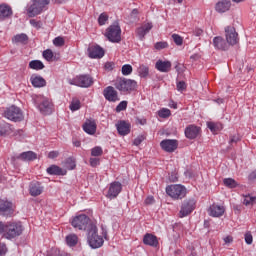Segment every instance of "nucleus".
<instances>
[{
	"label": "nucleus",
	"instance_id": "31",
	"mask_svg": "<svg viewBox=\"0 0 256 256\" xmlns=\"http://www.w3.org/2000/svg\"><path fill=\"white\" fill-rule=\"evenodd\" d=\"M17 159H21V161H35V159H37V154L33 151L23 152L17 156Z\"/></svg>",
	"mask_w": 256,
	"mask_h": 256
},
{
	"label": "nucleus",
	"instance_id": "42",
	"mask_svg": "<svg viewBox=\"0 0 256 256\" xmlns=\"http://www.w3.org/2000/svg\"><path fill=\"white\" fill-rule=\"evenodd\" d=\"M81 109V101L77 99H73L70 104V110L72 111H79Z\"/></svg>",
	"mask_w": 256,
	"mask_h": 256
},
{
	"label": "nucleus",
	"instance_id": "64",
	"mask_svg": "<svg viewBox=\"0 0 256 256\" xmlns=\"http://www.w3.org/2000/svg\"><path fill=\"white\" fill-rule=\"evenodd\" d=\"M2 233H5V224L2 221H0V235H2Z\"/></svg>",
	"mask_w": 256,
	"mask_h": 256
},
{
	"label": "nucleus",
	"instance_id": "22",
	"mask_svg": "<svg viewBox=\"0 0 256 256\" xmlns=\"http://www.w3.org/2000/svg\"><path fill=\"white\" fill-rule=\"evenodd\" d=\"M171 61L166 60H158L155 64V69H157V71H160V73H169L171 71Z\"/></svg>",
	"mask_w": 256,
	"mask_h": 256
},
{
	"label": "nucleus",
	"instance_id": "2",
	"mask_svg": "<svg viewBox=\"0 0 256 256\" xmlns=\"http://www.w3.org/2000/svg\"><path fill=\"white\" fill-rule=\"evenodd\" d=\"M23 224L21 222H7L4 227V239H15L23 235Z\"/></svg>",
	"mask_w": 256,
	"mask_h": 256
},
{
	"label": "nucleus",
	"instance_id": "13",
	"mask_svg": "<svg viewBox=\"0 0 256 256\" xmlns=\"http://www.w3.org/2000/svg\"><path fill=\"white\" fill-rule=\"evenodd\" d=\"M88 56L90 59H102V57H105V50H103L99 45L89 46Z\"/></svg>",
	"mask_w": 256,
	"mask_h": 256
},
{
	"label": "nucleus",
	"instance_id": "39",
	"mask_svg": "<svg viewBox=\"0 0 256 256\" xmlns=\"http://www.w3.org/2000/svg\"><path fill=\"white\" fill-rule=\"evenodd\" d=\"M158 116L161 117V119H167V117H171V110L168 108H162L158 111Z\"/></svg>",
	"mask_w": 256,
	"mask_h": 256
},
{
	"label": "nucleus",
	"instance_id": "33",
	"mask_svg": "<svg viewBox=\"0 0 256 256\" xmlns=\"http://www.w3.org/2000/svg\"><path fill=\"white\" fill-rule=\"evenodd\" d=\"M27 41H29V37L27 36V34H18L15 35L12 38V43H21L22 45H25V43H27Z\"/></svg>",
	"mask_w": 256,
	"mask_h": 256
},
{
	"label": "nucleus",
	"instance_id": "44",
	"mask_svg": "<svg viewBox=\"0 0 256 256\" xmlns=\"http://www.w3.org/2000/svg\"><path fill=\"white\" fill-rule=\"evenodd\" d=\"M53 45H55V47H63V45H65V38L58 36L53 40Z\"/></svg>",
	"mask_w": 256,
	"mask_h": 256
},
{
	"label": "nucleus",
	"instance_id": "54",
	"mask_svg": "<svg viewBox=\"0 0 256 256\" xmlns=\"http://www.w3.org/2000/svg\"><path fill=\"white\" fill-rule=\"evenodd\" d=\"M187 89V84L184 81H180L177 83V90L178 91H185Z\"/></svg>",
	"mask_w": 256,
	"mask_h": 256
},
{
	"label": "nucleus",
	"instance_id": "60",
	"mask_svg": "<svg viewBox=\"0 0 256 256\" xmlns=\"http://www.w3.org/2000/svg\"><path fill=\"white\" fill-rule=\"evenodd\" d=\"M238 141H239V136L237 135L230 136L229 143H237Z\"/></svg>",
	"mask_w": 256,
	"mask_h": 256
},
{
	"label": "nucleus",
	"instance_id": "49",
	"mask_svg": "<svg viewBox=\"0 0 256 256\" xmlns=\"http://www.w3.org/2000/svg\"><path fill=\"white\" fill-rule=\"evenodd\" d=\"M172 39L176 45H183V38L179 34H173Z\"/></svg>",
	"mask_w": 256,
	"mask_h": 256
},
{
	"label": "nucleus",
	"instance_id": "41",
	"mask_svg": "<svg viewBox=\"0 0 256 256\" xmlns=\"http://www.w3.org/2000/svg\"><path fill=\"white\" fill-rule=\"evenodd\" d=\"M130 23H135L139 21V10L133 9L129 16Z\"/></svg>",
	"mask_w": 256,
	"mask_h": 256
},
{
	"label": "nucleus",
	"instance_id": "28",
	"mask_svg": "<svg viewBox=\"0 0 256 256\" xmlns=\"http://www.w3.org/2000/svg\"><path fill=\"white\" fill-rule=\"evenodd\" d=\"M144 245H149V247H157L159 245V240L157 239V236L153 234H146L143 238Z\"/></svg>",
	"mask_w": 256,
	"mask_h": 256
},
{
	"label": "nucleus",
	"instance_id": "53",
	"mask_svg": "<svg viewBox=\"0 0 256 256\" xmlns=\"http://www.w3.org/2000/svg\"><path fill=\"white\" fill-rule=\"evenodd\" d=\"M245 243H247V245H251L253 243V235H251L250 232L245 234Z\"/></svg>",
	"mask_w": 256,
	"mask_h": 256
},
{
	"label": "nucleus",
	"instance_id": "40",
	"mask_svg": "<svg viewBox=\"0 0 256 256\" xmlns=\"http://www.w3.org/2000/svg\"><path fill=\"white\" fill-rule=\"evenodd\" d=\"M133 73V66L131 64H125L122 66V75L128 76Z\"/></svg>",
	"mask_w": 256,
	"mask_h": 256
},
{
	"label": "nucleus",
	"instance_id": "26",
	"mask_svg": "<svg viewBox=\"0 0 256 256\" xmlns=\"http://www.w3.org/2000/svg\"><path fill=\"white\" fill-rule=\"evenodd\" d=\"M13 15V9L7 4H0V21H5Z\"/></svg>",
	"mask_w": 256,
	"mask_h": 256
},
{
	"label": "nucleus",
	"instance_id": "43",
	"mask_svg": "<svg viewBox=\"0 0 256 256\" xmlns=\"http://www.w3.org/2000/svg\"><path fill=\"white\" fill-rule=\"evenodd\" d=\"M92 157H101L103 155V148L96 146L91 150Z\"/></svg>",
	"mask_w": 256,
	"mask_h": 256
},
{
	"label": "nucleus",
	"instance_id": "6",
	"mask_svg": "<svg viewBox=\"0 0 256 256\" xmlns=\"http://www.w3.org/2000/svg\"><path fill=\"white\" fill-rule=\"evenodd\" d=\"M89 225H93V223H91V219H89L85 214L76 216L72 220V227H74V229H78L79 231H85L86 229L88 230Z\"/></svg>",
	"mask_w": 256,
	"mask_h": 256
},
{
	"label": "nucleus",
	"instance_id": "46",
	"mask_svg": "<svg viewBox=\"0 0 256 256\" xmlns=\"http://www.w3.org/2000/svg\"><path fill=\"white\" fill-rule=\"evenodd\" d=\"M10 130H11V128L9 127V124H0V135L1 136L7 135V133H9Z\"/></svg>",
	"mask_w": 256,
	"mask_h": 256
},
{
	"label": "nucleus",
	"instance_id": "35",
	"mask_svg": "<svg viewBox=\"0 0 256 256\" xmlns=\"http://www.w3.org/2000/svg\"><path fill=\"white\" fill-rule=\"evenodd\" d=\"M30 69H34L35 71H41V69H45V65L40 60H32L29 63Z\"/></svg>",
	"mask_w": 256,
	"mask_h": 256
},
{
	"label": "nucleus",
	"instance_id": "11",
	"mask_svg": "<svg viewBox=\"0 0 256 256\" xmlns=\"http://www.w3.org/2000/svg\"><path fill=\"white\" fill-rule=\"evenodd\" d=\"M195 210V200L189 199V200H184L182 203L180 212H179V217H187V215L193 213Z\"/></svg>",
	"mask_w": 256,
	"mask_h": 256
},
{
	"label": "nucleus",
	"instance_id": "20",
	"mask_svg": "<svg viewBox=\"0 0 256 256\" xmlns=\"http://www.w3.org/2000/svg\"><path fill=\"white\" fill-rule=\"evenodd\" d=\"M43 185L39 182H31L29 185V193L31 197H39L44 191Z\"/></svg>",
	"mask_w": 256,
	"mask_h": 256
},
{
	"label": "nucleus",
	"instance_id": "25",
	"mask_svg": "<svg viewBox=\"0 0 256 256\" xmlns=\"http://www.w3.org/2000/svg\"><path fill=\"white\" fill-rule=\"evenodd\" d=\"M83 131L88 135H95L97 133V123H95V120H86L83 124Z\"/></svg>",
	"mask_w": 256,
	"mask_h": 256
},
{
	"label": "nucleus",
	"instance_id": "15",
	"mask_svg": "<svg viewBox=\"0 0 256 256\" xmlns=\"http://www.w3.org/2000/svg\"><path fill=\"white\" fill-rule=\"evenodd\" d=\"M177 140H171V139H165L160 142V147L163 149V151H166V153H173L175 149L178 147Z\"/></svg>",
	"mask_w": 256,
	"mask_h": 256
},
{
	"label": "nucleus",
	"instance_id": "61",
	"mask_svg": "<svg viewBox=\"0 0 256 256\" xmlns=\"http://www.w3.org/2000/svg\"><path fill=\"white\" fill-rule=\"evenodd\" d=\"M224 243H225L226 245H229V243H233V237H231V236H226V237L224 238Z\"/></svg>",
	"mask_w": 256,
	"mask_h": 256
},
{
	"label": "nucleus",
	"instance_id": "27",
	"mask_svg": "<svg viewBox=\"0 0 256 256\" xmlns=\"http://www.w3.org/2000/svg\"><path fill=\"white\" fill-rule=\"evenodd\" d=\"M201 131V128L195 126V125H190L186 127L185 129V135L187 139H196V137L199 135V132Z\"/></svg>",
	"mask_w": 256,
	"mask_h": 256
},
{
	"label": "nucleus",
	"instance_id": "23",
	"mask_svg": "<svg viewBox=\"0 0 256 256\" xmlns=\"http://www.w3.org/2000/svg\"><path fill=\"white\" fill-rule=\"evenodd\" d=\"M231 9V1L230 0H220L215 5V11L217 13H227Z\"/></svg>",
	"mask_w": 256,
	"mask_h": 256
},
{
	"label": "nucleus",
	"instance_id": "50",
	"mask_svg": "<svg viewBox=\"0 0 256 256\" xmlns=\"http://www.w3.org/2000/svg\"><path fill=\"white\" fill-rule=\"evenodd\" d=\"M125 109H127V101L120 102L116 107L117 113H121V111H125Z\"/></svg>",
	"mask_w": 256,
	"mask_h": 256
},
{
	"label": "nucleus",
	"instance_id": "29",
	"mask_svg": "<svg viewBox=\"0 0 256 256\" xmlns=\"http://www.w3.org/2000/svg\"><path fill=\"white\" fill-rule=\"evenodd\" d=\"M30 82L32 83L33 87L41 88L47 85V81L44 80L43 77L32 75L30 77Z\"/></svg>",
	"mask_w": 256,
	"mask_h": 256
},
{
	"label": "nucleus",
	"instance_id": "51",
	"mask_svg": "<svg viewBox=\"0 0 256 256\" xmlns=\"http://www.w3.org/2000/svg\"><path fill=\"white\" fill-rule=\"evenodd\" d=\"M167 47H169V44H167V42H157L155 44V49H157L158 51H161V49H167Z\"/></svg>",
	"mask_w": 256,
	"mask_h": 256
},
{
	"label": "nucleus",
	"instance_id": "30",
	"mask_svg": "<svg viewBox=\"0 0 256 256\" xmlns=\"http://www.w3.org/2000/svg\"><path fill=\"white\" fill-rule=\"evenodd\" d=\"M48 175H67V170L62 169L57 165H51L46 169Z\"/></svg>",
	"mask_w": 256,
	"mask_h": 256
},
{
	"label": "nucleus",
	"instance_id": "34",
	"mask_svg": "<svg viewBox=\"0 0 256 256\" xmlns=\"http://www.w3.org/2000/svg\"><path fill=\"white\" fill-rule=\"evenodd\" d=\"M243 205H246V207H253L256 203V197L251 195H245L242 199Z\"/></svg>",
	"mask_w": 256,
	"mask_h": 256
},
{
	"label": "nucleus",
	"instance_id": "24",
	"mask_svg": "<svg viewBox=\"0 0 256 256\" xmlns=\"http://www.w3.org/2000/svg\"><path fill=\"white\" fill-rule=\"evenodd\" d=\"M213 45L215 49H218L219 51H226V49H229V43H227L221 36L214 37Z\"/></svg>",
	"mask_w": 256,
	"mask_h": 256
},
{
	"label": "nucleus",
	"instance_id": "12",
	"mask_svg": "<svg viewBox=\"0 0 256 256\" xmlns=\"http://www.w3.org/2000/svg\"><path fill=\"white\" fill-rule=\"evenodd\" d=\"M123 190V185L120 182H112L109 186L106 197L108 199H115L119 196V193Z\"/></svg>",
	"mask_w": 256,
	"mask_h": 256
},
{
	"label": "nucleus",
	"instance_id": "56",
	"mask_svg": "<svg viewBox=\"0 0 256 256\" xmlns=\"http://www.w3.org/2000/svg\"><path fill=\"white\" fill-rule=\"evenodd\" d=\"M59 157V151H51L48 153L49 159H57Z\"/></svg>",
	"mask_w": 256,
	"mask_h": 256
},
{
	"label": "nucleus",
	"instance_id": "48",
	"mask_svg": "<svg viewBox=\"0 0 256 256\" xmlns=\"http://www.w3.org/2000/svg\"><path fill=\"white\" fill-rule=\"evenodd\" d=\"M108 19H109V16H107V14H105V13L100 14V16L98 18L99 25H105V23H107Z\"/></svg>",
	"mask_w": 256,
	"mask_h": 256
},
{
	"label": "nucleus",
	"instance_id": "7",
	"mask_svg": "<svg viewBox=\"0 0 256 256\" xmlns=\"http://www.w3.org/2000/svg\"><path fill=\"white\" fill-rule=\"evenodd\" d=\"M105 37H107L111 43H119V41H121V27L119 24H113L108 27Z\"/></svg>",
	"mask_w": 256,
	"mask_h": 256
},
{
	"label": "nucleus",
	"instance_id": "59",
	"mask_svg": "<svg viewBox=\"0 0 256 256\" xmlns=\"http://www.w3.org/2000/svg\"><path fill=\"white\" fill-rule=\"evenodd\" d=\"M90 165L92 167H97V165H99V159H97V158H90Z\"/></svg>",
	"mask_w": 256,
	"mask_h": 256
},
{
	"label": "nucleus",
	"instance_id": "14",
	"mask_svg": "<svg viewBox=\"0 0 256 256\" xmlns=\"http://www.w3.org/2000/svg\"><path fill=\"white\" fill-rule=\"evenodd\" d=\"M103 95L106 101H110L112 103L119 101V93L113 86L106 87L103 91Z\"/></svg>",
	"mask_w": 256,
	"mask_h": 256
},
{
	"label": "nucleus",
	"instance_id": "62",
	"mask_svg": "<svg viewBox=\"0 0 256 256\" xmlns=\"http://www.w3.org/2000/svg\"><path fill=\"white\" fill-rule=\"evenodd\" d=\"M248 179L250 181H255V179H256V170H254L252 173L249 174Z\"/></svg>",
	"mask_w": 256,
	"mask_h": 256
},
{
	"label": "nucleus",
	"instance_id": "52",
	"mask_svg": "<svg viewBox=\"0 0 256 256\" xmlns=\"http://www.w3.org/2000/svg\"><path fill=\"white\" fill-rule=\"evenodd\" d=\"M66 165H67V168L70 170V171H73V169H75V161H73V159L71 158H68L66 160Z\"/></svg>",
	"mask_w": 256,
	"mask_h": 256
},
{
	"label": "nucleus",
	"instance_id": "10",
	"mask_svg": "<svg viewBox=\"0 0 256 256\" xmlns=\"http://www.w3.org/2000/svg\"><path fill=\"white\" fill-rule=\"evenodd\" d=\"M225 37L228 45H237L239 43V34L233 26H227L225 28Z\"/></svg>",
	"mask_w": 256,
	"mask_h": 256
},
{
	"label": "nucleus",
	"instance_id": "3",
	"mask_svg": "<svg viewBox=\"0 0 256 256\" xmlns=\"http://www.w3.org/2000/svg\"><path fill=\"white\" fill-rule=\"evenodd\" d=\"M33 101L42 115H51L53 113V102L51 99L43 95H35L33 96Z\"/></svg>",
	"mask_w": 256,
	"mask_h": 256
},
{
	"label": "nucleus",
	"instance_id": "8",
	"mask_svg": "<svg viewBox=\"0 0 256 256\" xmlns=\"http://www.w3.org/2000/svg\"><path fill=\"white\" fill-rule=\"evenodd\" d=\"M69 85H75L76 87H91L93 85V78L89 75H79L74 79L68 81Z\"/></svg>",
	"mask_w": 256,
	"mask_h": 256
},
{
	"label": "nucleus",
	"instance_id": "38",
	"mask_svg": "<svg viewBox=\"0 0 256 256\" xmlns=\"http://www.w3.org/2000/svg\"><path fill=\"white\" fill-rule=\"evenodd\" d=\"M207 127L208 129H210V131H212V133H217V131H220V129H223L221 124H217L214 122H208Z\"/></svg>",
	"mask_w": 256,
	"mask_h": 256
},
{
	"label": "nucleus",
	"instance_id": "21",
	"mask_svg": "<svg viewBox=\"0 0 256 256\" xmlns=\"http://www.w3.org/2000/svg\"><path fill=\"white\" fill-rule=\"evenodd\" d=\"M225 213V207L217 204H212L208 209L210 217H221Z\"/></svg>",
	"mask_w": 256,
	"mask_h": 256
},
{
	"label": "nucleus",
	"instance_id": "5",
	"mask_svg": "<svg viewBox=\"0 0 256 256\" xmlns=\"http://www.w3.org/2000/svg\"><path fill=\"white\" fill-rule=\"evenodd\" d=\"M166 193L171 199L179 201V199H184L187 195V188L181 184H172L166 187Z\"/></svg>",
	"mask_w": 256,
	"mask_h": 256
},
{
	"label": "nucleus",
	"instance_id": "57",
	"mask_svg": "<svg viewBox=\"0 0 256 256\" xmlns=\"http://www.w3.org/2000/svg\"><path fill=\"white\" fill-rule=\"evenodd\" d=\"M146 205H153L155 203V198L153 196H148L145 200Z\"/></svg>",
	"mask_w": 256,
	"mask_h": 256
},
{
	"label": "nucleus",
	"instance_id": "32",
	"mask_svg": "<svg viewBox=\"0 0 256 256\" xmlns=\"http://www.w3.org/2000/svg\"><path fill=\"white\" fill-rule=\"evenodd\" d=\"M79 243V237L76 234H69L66 236V244L68 247H75Z\"/></svg>",
	"mask_w": 256,
	"mask_h": 256
},
{
	"label": "nucleus",
	"instance_id": "9",
	"mask_svg": "<svg viewBox=\"0 0 256 256\" xmlns=\"http://www.w3.org/2000/svg\"><path fill=\"white\" fill-rule=\"evenodd\" d=\"M4 117L9 121H23V112L19 107L11 106L4 112Z\"/></svg>",
	"mask_w": 256,
	"mask_h": 256
},
{
	"label": "nucleus",
	"instance_id": "16",
	"mask_svg": "<svg viewBox=\"0 0 256 256\" xmlns=\"http://www.w3.org/2000/svg\"><path fill=\"white\" fill-rule=\"evenodd\" d=\"M153 29V23L151 22H145L142 24L139 28L136 29V35L140 39V41H143L145 39V35L149 33Z\"/></svg>",
	"mask_w": 256,
	"mask_h": 256
},
{
	"label": "nucleus",
	"instance_id": "55",
	"mask_svg": "<svg viewBox=\"0 0 256 256\" xmlns=\"http://www.w3.org/2000/svg\"><path fill=\"white\" fill-rule=\"evenodd\" d=\"M145 138L143 136H138L134 141H133V145H135L136 147H139V145H141V143H143V140Z\"/></svg>",
	"mask_w": 256,
	"mask_h": 256
},
{
	"label": "nucleus",
	"instance_id": "58",
	"mask_svg": "<svg viewBox=\"0 0 256 256\" xmlns=\"http://www.w3.org/2000/svg\"><path fill=\"white\" fill-rule=\"evenodd\" d=\"M7 253V246L5 244H0V256L5 255Z\"/></svg>",
	"mask_w": 256,
	"mask_h": 256
},
{
	"label": "nucleus",
	"instance_id": "18",
	"mask_svg": "<svg viewBox=\"0 0 256 256\" xmlns=\"http://www.w3.org/2000/svg\"><path fill=\"white\" fill-rule=\"evenodd\" d=\"M0 214L4 215V217L13 215V203L7 200H0Z\"/></svg>",
	"mask_w": 256,
	"mask_h": 256
},
{
	"label": "nucleus",
	"instance_id": "1",
	"mask_svg": "<svg viewBox=\"0 0 256 256\" xmlns=\"http://www.w3.org/2000/svg\"><path fill=\"white\" fill-rule=\"evenodd\" d=\"M87 241L91 249H99L103 247L105 240L102 236H99L97 226L95 224H90L87 229Z\"/></svg>",
	"mask_w": 256,
	"mask_h": 256
},
{
	"label": "nucleus",
	"instance_id": "45",
	"mask_svg": "<svg viewBox=\"0 0 256 256\" xmlns=\"http://www.w3.org/2000/svg\"><path fill=\"white\" fill-rule=\"evenodd\" d=\"M36 4L42 8V10L47 11V5H49L51 0H34Z\"/></svg>",
	"mask_w": 256,
	"mask_h": 256
},
{
	"label": "nucleus",
	"instance_id": "47",
	"mask_svg": "<svg viewBox=\"0 0 256 256\" xmlns=\"http://www.w3.org/2000/svg\"><path fill=\"white\" fill-rule=\"evenodd\" d=\"M43 57L46 61H53V51L51 49L44 50Z\"/></svg>",
	"mask_w": 256,
	"mask_h": 256
},
{
	"label": "nucleus",
	"instance_id": "4",
	"mask_svg": "<svg viewBox=\"0 0 256 256\" xmlns=\"http://www.w3.org/2000/svg\"><path fill=\"white\" fill-rule=\"evenodd\" d=\"M114 87L121 93H131V91L137 89V81L127 78H118L114 82Z\"/></svg>",
	"mask_w": 256,
	"mask_h": 256
},
{
	"label": "nucleus",
	"instance_id": "17",
	"mask_svg": "<svg viewBox=\"0 0 256 256\" xmlns=\"http://www.w3.org/2000/svg\"><path fill=\"white\" fill-rule=\"evenodd\" d=\"M43 11L45 10H43L41 6H39L34 0H31L27 8V15L28 17H37V15H41Z\"/></svg>",
	"mask_w": 256,
	"mask_h": 256
},
{
	"label": "nucleus",
	"instance_id": "63",
	"mask_svg": "<svg viewBox=\"0 0 256 256\" xmlns=\"http://www.w3.org/2000/svg\"><path fill=\"white\" fill-rule=\"evenodd\" d=\"M137 123H139V125H147V119L137 118Z\"/></svg>",
	"mask_w": 256,
	"mask_h": 256
},
{
	"label": "nucleus",
	"instance_id": "37",
	"mask_svg": "<svg viewBox=\"0 0 256 256\" xmlns=\"http://www.w3.org/2000/svg\"><path fill=\"white\" fill-rule=\"evenodd\" d=\"M223 183L225 187H228L229 189H235V187H239V183H237V181H235L233 178H225Z\"/></svg>",
	"mask_w": 256,
	"mask_h": 256
},
{
	"label": "nucleus",
	"instance_id": "19",
	"mask_svg": "<svg viewBox=\"0 0 256 256\" xmlns=\"http://www.w3.org/2000/svg\"><path fill=\"white\" fill-rule=\"evenodd\" d=\"M116 129L119 135L125 137V135H129L131 133V123L121 120L116 124Z\"/></svg>",
	"mask_w": 256,
	"mask_h": 256
},
{
	"label": "nucleus",
	"instance_id": "36",
	"mask_svg": "<svg viewBox=\"0 0 256 256\" xmlns=\"http://www.w3.org/2000/svg\"><path fill=\"white\" fill-rule=\"evenodd\" d=\"M138 75L139 77L145 79L146 77H149V67H147L146 65H140L138 67Z\"/></svg>",
	"mask_w": 256,
	"mask_h": 256
}]
</instances>
